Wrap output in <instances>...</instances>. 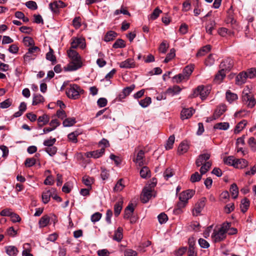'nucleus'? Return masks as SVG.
<instances>
[{"instance_id": "1", "label": "nucleus", "mask_w": 256, "mask_h": 256, "mask_svg": "<svg viewBox=\"0 0 256 256\" xmlns=\"http://www.w3.org/2000/svg\"><path fill=\"white\" fill-rule=\"evenodd\" d=\"M67 53L71 61L64 68V70L74 71L80 68L82 66V58L78 52L74 50L70 49L67 51Z\"/></svg>"}, {"instance_id": "2", "label": "nucleus", "mask_w": 256, "mask_h": 256, "mask_svg": "<svg viewBox=\"0 0 256 256\" xmlns=\"http://www.w3.org/2000/svg\"><path fill=\"white\" fill-rule=\"evenodd\" d=\"M84 90L76 84H72L66 90V94L68 97L73 100L78 98L80 94H82Z\"/></svg>"}, {"instance_id": "3", "label": "nucleus", "mask_w": 256, "mask_h": 256, "mask_svg": "<svg viewBox=\"0 0 256 256\" xmlns=\"http://www.w3.org/2000/svg\"><path fill=\"white\" fill-rule=\"evenodd\" d=\"M249 93L250 90L246 86L242 92V99L243 102L246 104L248 107L252 108L255 106L256 102L254 96L249 94Z\"/></svg>"}, {"instance_id": "4", "label": "nucleus", "mask_w": 256, "mask_h": 256, "mask_svg": "<svg viewBox=\"0 0 256 256\" xmlns=\"http://www.w3.org/2000/svg\"><path fill=\"white\" fill-rule=\"evenodd\" d=\"M210 92V89L208 86H200L195 89L192 94V97L195 98L200 96L202 100L205 99Z\"/></svg>"}, {"instance_id": "5", "label": "nucleus", "mask_w": 256, "mask_h": 256, "mask_svg": "<svg viewBox=\"0 0 256 256\" xmlns=\"http://www.w3.org/2000/svg\"><path fill=\"white\" fill-rule=\"evenodd\" d=\"M206 198L205 197L202 198L198 201L192 210V213L194 216H198L200 214L206 205Z\"/></svg>"}, {"instance_id": "6", "label": "nucleus", "mask_w": 256, "mask_h": 256, "mask_svg": "<svg viewBox=\"0 0 256 256\" xmlns=\"http://www.w3.org/2000/svg\"><path fill=\"white\" fill-rule=\"evenodd\" d=\"M226 110V106L224 104L220 105L215 110L212 116L208 118L207 122H210L218 118Z\"/></svg>"}, {"instance_id": "7", "label": "nucleus", "mask_w": 256, "mask_h": 256, "mask_svg": "<svg viewBox=\"0 0 256 256\" xmlns=\"http://www.w3.org/2000/svg\"><path fill=\"white\" fill-rule=\"evenodd\" d=\"M234 66V60L228 58L224 60L220 64V68L226 72H229L233 67Z\"/></svg>"}, {"instance_id": "8", "label": "nucleus", "mask_w": 256, "mask_h": 256, "mask_svg": "<svg viewBox=\"0 0 256 256\" xmlns=\"http://www.w3.org/2000/svg\"><path fill=\"white\" fill-rule=\"evenodd\" d=\"M70 44L72 48H76L80 46L81 49L84 50L86 47L84 39L78 38H72Z\"/></svg>"}, {"instance_id": "9", "label": "nucleus", "mask_w": 256, "mask_h": 256, "mask_svg": "<svg viewBox=\"0 0 256 256\" xmlns=\"http://www.w3.org/2000/svg\"><path fill=\"white\" fill-rule=\"evenodd\" d=\"M226 237V234L224 230H214L212 234V238L216 242H220L223 240Z\"/></svg>"}, {"instance_id": "10", "label": "nucleus", "mask_w": 256, "mask_h": 256, "mask_svg": "<svg viewBox=\"0 0 256 256\" xmlns=\"http://www.w3.org/2000/svg\"><path fill=\"white\" fill-rule=\"evenodd\" d=\"M66 6V4L62 0L54 1L49 4L50 10L54 13H58L60 9Z\"/></svg>"}, {"instance_id": "11", "label": "nucleus", "mask_w": 256, "mask_h": 256, "mask_svg": "<svg viewBox=\"0 0 256 256\" xmlns=\"http://www.w3.org/2000/svg\"><path fill=\"white\" fill-rule=\"evenodd\" d=\"M194 194L195 190H188L184 191L180 194V200L188 202V200L191 198Z\"/></svg>"}, {"instance_id": "12", "label": "nucleus", "mask_w": 256, "mask_h": 256, "mask_svg": "<svg viewBox=\"0 0 256 256\" xmlns=\"http://www.w3.org/2000/svg\"><path fill=\"white\" fill-rule=\"evenodd\" d=\"M153 190L149 189L148 187H145L142 190L140 196V200L143 203H146L152 197V192Z\"/></svg>"}, {"instance_id": "13", "label": "nucleus", "mask_w": 256, "mask_h": 256, "mask_svg": "<svg viewBox=\"0 0 256 256\" xmlns=\"http://www.w3.org/2000/svg\"><path fill=\"white\" fill-rule=\"evenodd\" d=\"M56 190L54 188H52L50 190L46 189L45 191L43 192L42 194V200L44 204L48 203L50 200V197L52 196V194L55 193Z\"/></svg>"}, {"instance_id": "14", "label": "nucleus", "mask_w": 256, "mask_h": 256, "mask_svg": "<svg viewBox=\"0 0 256 256\" xmlns=\"http://www.w3.org/2000/svg\"><path fill=\"white\" fill-rule=\"evenodd\" d=\"M210 158V154L208 153L203 154H200L196 158V166L199 167L203 164L206 160Z\"/></svg>"}, {"instance_id": "15", "label": "nucleus", "mask_w": 256, "mask_h": 256, "mask_svg": "<svg viewBox=\"0 0 256 256\" xmlns=\"http://www.w3.org/2000/svg\"><path fill=\"white\" fill-rule=\"evenodd\" d=\"M104 148H102L100 150L87 152L86 156L88 158H99L104 154Z\"/></svg>"}, {"instance_id": "16", "label": "nucleus", "mask_w": 256, "mask_h": 256, "mask_svg": "<svg viewBox=\"0 0 256 256\" xmlns=\"http://www.w3.org/2000/svg\"><path fill=\"white\" fill-rule=\"evenodd\" d=\"M144 152L143 150L138 151L136 154V158H134L133 160L139 166H142L144 164Z\"/></svg>"}, {"instance_id": "17", "label": "nucleus", "mask_w": 256, "mask_h": 256, "mask_svg": "<svg viewBox=\"0 0 256 256\" xmlns=\"http://www.w3.org/2000/svg\"><path fill=\"white\" fill-rule=\"evenodd\" d=\"M247 78H248V77L246 72H242L236 76V83L238 85H242L246 82Z\"/></svg>"}, {"instance_id": "18", "label": "nucleus", "mask_w": 256, "mask_h": 256, "mask_svg": "<svg viewBox=\"0 0 256 256\" xmlns=\"http://www.w3.org/2000/svg\"><path fill=\"white\" fill-rule=\"evenodd\" d=\"M194 112V110L192 108H184L181 112V118L182 120L188 119L191 117Z\"/></svg>"}, {"instance_id": "19", "label": "nucleus", "mask_w": 256, "mask_h": 256, "mask_svg": "<svg viewBox=\"0 0 256 256\" xmlns=\"http://www.w3.org/2000/svg\"><path fill=\"white\" fill-rule=\"evenodd\" d=\"M135 64L133 60L128 58L126 60L121 62L120 64V67L124 68H134Z\"/></svg>"}, {"instance_id": "20", "label": "nucleus", "mask_w": 256, "mask_h": 256, "mask_svg": "<svg viewBox=\"0 0 256 256\" xmlns=\"http://www.w3.org/2000/svg\"><path fill=\"white\" fill-rule=\"evenodd\" d=\"M135 88L134 85L132 84L130 86L125 88L122 92L118 96L119 99L121 100L125 98L126 96L129 95L130 93L134 90Z\"/></svg>"}, {"instance_id": "21", "label": "nucleus", "mask_w": 256, "mask_h": 256, "mask_svg": "<svg viewBox=\"0 0 256 256\" xmlns=\"http://www.w3.org/2000/svg\"><path fill=\"white\" fill-rule=\"evenodd\" d=\"M248 166V162L244 159H236L234 167L237 168H244Z\"/></svg>"}, {"instance_id": "22", "label": "nucleus", "mask_w": 256, "mask_h": 256, "mask_svg": "<svg viewBox=\"0 0 256 256\" xmlns=\"http://www.w3.org/2000/svg\"><path fill=\"white\" fill-rule=\"evenodd\" d=\"M50 120V117L48 114H44L38 118V123L39 127L42 128L47 124Z\"/></svg>"}, {"instance_id": "23", "label": "nucleus", "mask_w": 256, "mask_h": 256, "mask_svg": "<svg viewBox=\"0 0 256 256\" xmlns=\"http://www.w3.org/2000/svg\"><path fill=\"white\" fill-rule=\"evenodd\" d=\"M4 248L6 253L10 256H16L18 252L17 248L14 246H6Z\"/></svg>"}, {"instance_id": "24", "label": "nucleus", "mask_w": 256, "mask_h": 256, "mask_svg": "<svg viewBox=\"0 0 256 256\" xmlns=\"http://www.w3.org/2000/svg\"><path fill=\"white\" fill-rule=\"evenodd\" d=\"M50 221V218L48 215L43 216L38 222V226L40 228L46 226Z\"/></svg>"}, {"instance_id": "25", "label": "nucleus", "mask_w": 256, "mask_h": 256, "mask_svg": "<svg viewBox=\"0 0 256 256\" xmlns=\"http://www.w3.org/2000/svg\"><path fill=\"white\" fill-rule=\"evenodd\" d=\"M226 99L230 104L236 100L238 96L236 94L233 93L230 90H228L226 94Z\"/></svg>"}, {"instance_id": "26", "label": "nucleus", "mask_w": 256, "mask_h": 256, "mask_svg": "<svg viewBox=\"0 0 256 256\" xmlns=\"http://www.w3.org/2000/svg\"><path fill=\"white\" fill-rule=\"evenodd\" d=\"M188 202L180 200L178 202L176 207L174 208L173 212L176 214H179L182 212V208H184Z\"/></svg>"}, {"instance_id": "27", "label": "nucleus", "mask_w": 256, "mask_h": 256, "mask_svg": "<svg viewBox=\"0 0 256 256\" xmlns=\"http://www.w3.org/2000/svg\"><path fill=\"white\" fill-rule=\"evenodd\" d=\"M125 185L124 182V180L120 178L116 183L113 188V190L114 192H119L122 191Z\"/></svg>"}, {"instance_id": "28", "label": "nucleus", "mask_w": 256, "mask_h": 256, "mask_svg": "<svg viewBox=\"0 0 256 256\" xmlns=\"http://www.w3.org/2000/svg\"><path fill=\"white\" fill-rule=\"evenodd\" d=\"M226 72L223 70L220 69L218 72L216 74L214 78V81L216 82L220 83L222 80L226 76Z\"/></svg>"}, {"instance_id": "29", "label": "nucleus", "mask_w": 256, "mask_h": 256, "mask_svg": "<svg viewBox=\"0 0 256 256\" xmlns=\"http://www.w3.org/2000/svg\"><path fill=\"white\" fill-rule=\"evenodd\" d=\"M216 24L214 20H210L208 24L206 26V32L210 34H212V30L214 29Z\"/></svg>"}, {"instance_id": "30", "label": "nucleus", "mask_w": 256, "mask_h": 256, "mask_svg": "<svg viewBox=\"0 0 256 256\" xmlns=\"http://www.w3.org/2000/svg\"><path fill=\"white\" fill-rule=\"evenodd\" d=\"M123 202L119 200L114 206V214L116 216H118L120 213L122 208Z\"/></svg>"}, {"instance_id": "31", "label": "nucleus", "mask_w": 256, "mask_h": 256, "mask_svg": "<svg viewBox=\"0 0 256 256\" xmlns=\"http://www.w3.org/2000/svg\"><path fill=\"white\" fill-rule=\"evenodd\" d=\"M250 206V200L247 198L242 199L241 201L240 209L242 212L244 213L247 211Z\"/></svg>"}, {"instance_id": "32", "label": "nucleus", "mask_w": 256, "mask_h": 256, "mask_svg": "<svg viewBox=\"0 0 256 256\" xmlns=\"http://www.w3.org/2000/svg\"><path fill=\"white\" fill-rule=\"evenodd\" d=\"M44 98L40 94H35L34 95L32 104L36 106L44 102Z\"/></svg>"}, {"instance_id": "33", "label": "nucleus", "mask_w": 256, "mask_h": 256, "mask_svg": "<svg viewBox=\"0 0 256 256\" xmlns=\"http://www.w3.org/2000/svg\"><path fill=\"white\" fill-rule=\"evenodd\" d=\"M218 34L222 36H226L227 34L229 36L234 35V33L233 32L228 30L226 28H220L218 30Z\"/></svg>"}, {"instance_id": "34", "label": "nucleus", "mask_w": 256, "mask_h": 256, "mask_svg": "<svg viewBox=\"0 0 256 256\" xmlns=\"http://www.w3.org/2000/svg\"><path fill=\"white\" fill-rule=\"evenodd\" d=\"M247 124V121L246 120H242L238 122L236 126L234 129V133L238 134L242 131L246 126Z\"/></svg>"}, {"instance_id": "35", "label": "nucleus", "mask_w": 256, "mask_h": 256, "mask_svg": "<svg viewBox=\"0 0 256 256\" xmlns=\"http://www.w3.org/2000/svg\"><path fill=\"white\" fill-rule=\"evenodd\" d=\"M122 228L120 227L118 228L117 230L116 231L114 236V240L119 242L121 241L123 237L122 234Z\"/></svg>"}, {"instance_id": "36", "label": "nucleus", "mask_w": 256, "mask_h": 256, "mask_svg": "<svg viewBox=\"0 0 256 256\" xmlns=\"http://www.w3.org/2000/svg\"><path fill=\"white\" fill-rule=\"evenodd\" d=\"M140 176L142 178H147L150 176V171L147 166H143L140 172Z\"/></svg>"}, {"instance_id": "37", "label": "nucleus", "mask_w": 256, "mask_h": 256, "mask_svg": "<svg viewBox=\"0 0 256 256\" xmlns=\"http://www.w3.org/2000/svg\"><path fill=\"white\" fill-rule=\"evenodd\" d=\"M82 182L87 186L92 188V184L94 183V179L88 176H84L82 178Z\"/></svg>"}, {"instance_id": "38", "label": "nucleus", "mask_w": 256, "mask_h": 256, "mask_svg": "<svg viewBox=\"0 0 256 256\" xmlns=\"http://www.w3.org/2000/svg\"><path fill=\"white\" fill-rule=\"evenodd\" d=\"M230 191L231 194L232 196L235 199L238 197V186L236 184H232L231 185Z\"/></svg>"}, {"instance_id": "39", "label": "nucleus", "mask_w": 256, "mask_h": 256, "mask_svg": "<svg viewBox=\"0 0 256 256\" xmlns=\"http://www.w3.org/2000/svg\"><path fill=\"white\" fill-rule=\"evenodd\" d=\"M46 58L52 62V63L55 64L56 62V58L54 54L53 50L50 47L49 52L46 54Z\"/></svg>"}, {"instance_id": "40", "label": "nucleus", "mask_w": 256, "mask_h": 256, "mask_svg": "<svg viewBox=\"0 0 256 256\" xmlns=\"http://www.w3.org/2000/svg\"><path fill=\"white\" fill-rule=\"evenodd\" d=\"M117 35L118 34H117L116 32L114 31H109L104 36V40L107 42L112 41V40H114L116 38Z\"/></svg>"}, {"instance_id": "41", "label": "nucleus", "mask_w": 256, "mask_h": 256, "mask_svg": "<svg viewBox=\"0 0 256 256\" xmlns=\"http://www.w3.org/2000/svg\"><path fill=\"white\" fill-rule=\"evenodd\" d=\"M194 69V66L193 64L187 66L184 68L182 73L188 78Z\"/></svg>"}, {"instance_id": "42", "label": "nucleus", "mask_w": 256, "mask_h": 256, "mask_svg": "<svg viewBox=\"0 0 256 256\" xmlns=\"http://www.w3.org/2000/svg\"><path fill=\"white\" fill-rule=\"evenodd\" d=\"M188 145L186 143L182 142L179 145L178 152L180 154H182L188 151Z\"/></svg>"}, {"instance_id": "43", "label": "nucleus", "mask_w": 256, "mask_h": 256, "mask_svg": "<svg viewBox=\"0 0 256 256\" xmlns=\"http://www.w3.org/2000/svg\"><path fill=\"white\" fill-rule=\"evenodd\" d=\"M212 166V163L208 161L206 162L203 164L202 165V166L200 168V172L202 174H205L210 168Z\"/></svg>"}, {"instance_id": "44", "label": "nucleus", "mask_w": 256, "mask_h": 256, "mask_svg": "<svg viewBox=\"0 0 256 256\" xmlns=\"http://www.w3.org/2000/svg\"><path fill=\"white\" fill-rule=\"evenodd\" d=\"M230 125L228 122H219L216 124L214 128V129H218L220 130H226L229 128Z\"/></svg>"}, {"instance_id": "45", "label": "nucleus", "mask_w": 256, "mask_h": 256, "mask_svg": "<svg viewBox=\"0 0 256 256\" xmlns=\"http://www.w3.org/2000/svg\"><path fill=\"white\" fill-rule=\"evenodd\" d=\"M76 123V119L74 118H70L65 119L62 122L64 127L72 126Z\"/></svg>"}, {"instance_id": "46", "label": "nucleus", "mask_w": 256, "mask_h": 256, "mask_svg": "<svg viewBox=\"0 0 256 256\" xmlns=\"http://www.w3.org/2000/svg\"><path fill=\"white\" fill-rule=\"evenodd\" d=\"M22 42L26 46H32L34 45V42L32 38L30 36L24 38Z\"/></svg>"}, {"instance_id": "47", "label": "nucleus", "mask_w": 256, "mask_h": 256, "mask_svg": "<svg viewBox=\"0 0 256 256\" xmlns=\"http://www.w3.org/2000/svg\"><path fill=\"white\" fill-rule=\"evenodd\" d=\"M175 138L174 135L170 136L166 141L165 148L166 150H170L172 148L174 142Z\"/></svg>"}, {"instance_id": "48", "label": "nucleus", "mask_w": 256, "mask_h": 256, "mask_svg": "<svg viewBox=\"0 0 256 256\" xmlns=\"http://www.w3.org/2000/svg\"><path fill=\"white\" fill-rule=\"evenodd\" d=\"M152 102V100L150 97H146L145 98L139 101L140 105L142 108L148 107Z\"/></svg>"}, {"instance_id": "49", "label": "nucleus", "mask_w": 256, "mask_h": 256, "mask_svg": "<svg viewBox=\"0 0 256 256\" xmlns=\"http://www.w3.org/2000/svg\"><path fill=\"white\" fill-rule=\"evenodd\" d=\"M125 46L124 41L122 39H118L112 45L114 48H124Z\"/></svg>"}, {"instance_id": "50", "label": "nucleus", "mask_w": 256, "mask_h": 256, "mask_svg": "<svg viewBox=\"0 0 256 256\" xmlns=\"http://www.w3.org/2000/svg\"><path fill=\"white\" fill-rule=\"evenodd\" d=\"M211 48V46L210 45H206L202 48L197 53V56H202L208 52Z\"/></svg>"}, {"instance_id": "51", "label": "nucleus", "mask_w": 256, "mask_h": 256, "mask_svg": "<svg viewBox=\"0 0 256 256\" xmlns=\"http://www.w3.org/2000/svg\"><path fill=\"white\" fill-rule=\"evenodd\" d=\"M181 90V88L178 86H174L172 88H170L167 90V92L172 95L178 94Z\"/></svg>"}, {"instance_id": "52", "label": "nucleus", "mask_w": 256, "mask_h": 256, "mask_svg": "<svg viewBox=\"0 0 256 256\" xmlns=\"http://www.w3.org/2000/svg\"><path fill=\"white\" fill-rule=\"evenodd\" d=\"M40 51V50L38 46H33L30 47L27 52L28 54H32V56H36V55L34 54L39 53Z\"/></svg>"}, {"instance_id": "53", "label": "nucleus", "mask_w": 256, "mask_h": 256, "mask_svg": "<svg viewBox=\"0 0 256 256\" xmlns=\"http://www.w3.org/2000/svg\"><path fill=\"white\" fill-rule=\"evenodd\" d=\"M202 174H199L198 172H195L194 174L191 175L190 180L192 182H196L200 181L202 178Z\"/></svg>"}, {"instance_id": "54", "label": "nucleus", "mask_w": 256, "mask_h": 256, "mask_svg": "<svg viewBox=\"0 0 256 256\" xmlns=\"http://www.w3.org/2000/svg\"><path fill=\"white\" fill-rule=\"evenodd\" d=\"M161 13H162V10L157 7L154 10L153 12L150 14V18L152 20H154L159 16Z\"/></svg>"}, {"instance_id": "55", "label": "nucleus", "mask_w": 256, "mask_h": 256, "mask_svg": "<svg viewBox=\"0 0 256 256\" xmlns=\"http://www.w3.org/2000/svg\"><path fill=\"white\" fill-rule=\"evenodd\" d=\"M175 50L174 48L170 50L169 53H168L164 60V62L168 63L172 60L175 56Z\"/></svg>"}, {"instance_id": "56", "label": "nucleus", "mask_w": 256, "mask_h": 256, "mask_svg": "<svg viewBox=\"0 0 256 256\" xmlns=\"http://www.w3.org/2000/svg\"><path fill=\"white\" fill-rule=\"evenodd\" d=\"M78 135V134L76 132H74L68 134V138L70 141L74 143H76L78 142L77 136Z\"/></svg>"}, {"instance_id": "57", "label": "nucleus", "mask_w": 256, "mask_h": 256, "mask_svg": "<svg viewBox=\"0 0 256 256\" xmlns=\"http://www.w3.org/2000/svg\"><path fill=\"white\" fill-rule=\"evenodd\" d=\"M236 159H234L233 156H229L227 158H226L224 159V164L229 165L232 166H234V164L235 163Z\"/></svg>"}, {"instance_id": "58", "label": "nucleus", "mask_w": 256, "mask_h": 256, "mask_svg": "<svg viewBox=\"0 0 256 256\" xmlns=\"http://www.w3.org/2000/svg\"><path fill=\"white\" fill-rule=\"evenodd\" d=\"M174 174V172L172 171V169L170 168H166L163 174L166 180H168Z\"/></svg>"}, {"instance_id": "59", "label": "nucleus", "mask_w": 256, "mask_h": 256, "mask_svg": "<svg viewBox=\"0 0 256 256\" xmlns=\"http://www.w3.org/2000/svg\"><path fill=\"white\" fill-rule=\"evenodd\" d=\"M36 163V158H27L24 162L25 166L27 167H31Z\"/></svg>"}, {"instance_id": "60", "label": "nucleus", "mask_w": 256, "mask_h": 256, "mask_svg": "<svg viewBox=\"0 0 256 256\" xmlns=\"http://www.w3.org/2000/svg\"><path fill=\"white\" fill-rule=\"evenodd\" d=\"M158 222L160 224H162L166 223L168 220V217L167 215L164 212L160 214L158 216Z\"/></svg>"}, {"instance_id": "61", "label": "nucleus", "mask_w": 256, "mask_h": 256, "mask_svg": "<svg viewBox=\"0 0 256 256\" xmlns=\"http://www.w3.org/2000/svg\"><path fill=\"white\" fill-rule=\"evenodd\" d=\"M57 150L58 148L55 146L46 148L45 149V151L50 156L55 155L57 152Z\"/></svg>"}, {"instance_id": "62", "label": "nucleus", "mask_w": 256, "mask_h": 256, "mask_svg": "<svg viewBox=\"0 0 256 256\" xmlns=\"http://www.w3.org/2000/svg\"><path fill=\"white\" fill-rule=\"evenodd\" d=\"M56 142V139L55 138H50V139L44 140L43 144L44 146H47V148H49L53 146Z\"/></svg>"}, {"instance_id": "63", "label": "nucleus", "mask_w": 256, "mask_h": 256, "mask_svg": "<svg viewBox=\"0 0 256 256\" xmlns=\"http://www.w3.org/2000/svg\"><path fill=\"white\" fill-rule=\"evenodd\" d=\"M246 74L248 75V77L250 78H254L256 76V68H253L248 70L246 72Z\"/></svg>"}, {"instance_id": "64", "label": "nucleus", "mask_w": 256, "mask_h": 256, "mask_svg": "<svg viewBox=\"0 0 256 256\" xmlns=\"http://www.w3.org/2000/svg\"><path fill=\"white\" fill-rule=\"evenodd\" d=\"M175 82L176 83L180 82L182 80L188 79L184 75L183 73L180 74L178 75L175 76L173 78Z\"/></svg>"}]
</instances>
